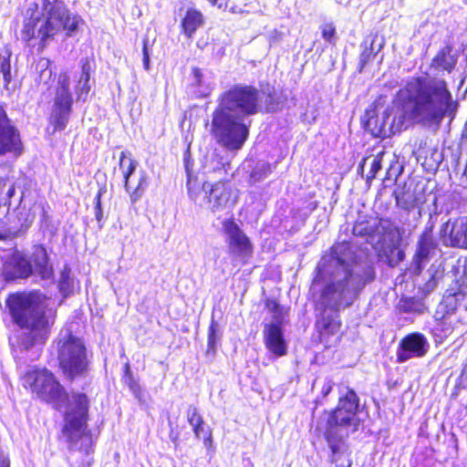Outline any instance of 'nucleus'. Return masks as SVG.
Masks as SVG:
<instances>
[{
    "label": "nucleus",
    "mask_w": 467,
    "mask_h": 467,
    "mask_svg": "<svg viewBox=\"0 0 467 467\" xmlns=\"http://www.w3.org/2000/svg\"><path fill=\"white\" fill-rule=\"evenodd\" d=\"M459 103L453 99L448 83L439 78L421 76L409 79L380 118L375 109H367L364 128L374 137H389L410 125L437 130L443 119L452 120Z\"/></svg>",
    "instance_id": "f257e3e1"
},
{
    "label": "nucleus",
    "mask_w": 467,
    "mask_h": 467,
    "mask_svg": "<svg viewBox=\"0 0 467 467\" xmlns=\"http://www.w3.org/2000/svg\"><path fill=\"white\" fill-rule=\"evenodd\" d=\"M314 285H321L318 307L334 313L350 307L375 280L373 264L358 256L348 242L335 244L317 266Z\"/></svg>",
    "instance_id": "f03ea898"
},
{
    "label": "nucleus",
    "mask_w": 467,
    "mask_h": 467,
    "mask_svg": "<svg viewBox=\"0 0 467 467\" xmlns=\"http://www.w3.org/2000/svg\"><path fill=\"white\" fill-rule=\"evenodd\" d=\"M24 386L29 387L39 399L51 403L57 410L67 402L64 415L62 436L70 451L85 455L93 452V438L88 429V399L86 394L73 393L69 400L65 389L47 369L27 371L23 377Z\"/></svg>",
    "instance_id": "7ed1b4c3"
},
{
    "label": "nucleus",
    "mask_w": 467,
    "mask_h": 467,
    "mask_svg": "<svg viewBox=\"0 0 467 467\" xmlns=\"http://www.w3.org/2000/svg\"><path fill=\"white\" fill-rule=\"evenodd\" d=\"M216 102L211 134L228 150H239L249 136L251 121L246 119L261 109V92L252 85L234 84L220 93Z\"/></svg>",
    "instance_id": "20e7f679"
},
{
    "label": "nucleus",
    "mask_w": 467,
    "mask_h": 467,
    "mask_svg": "<svg viewBox=\"0 0 467 467\" xmlns=\"http://www.w3.org/2000/svg\"><path fill=\"white\" fill-rule=\"evenodd\" d=\"M7 306L15 324L20 329L9 338L12 356L18 366L36 360L51 335L56 311L30 296H14Z\"/></svg>",
    "instance_id": "39448f33"
},
{
    "label": "nucleus",
    "mask_w": 467,
    "mask_h": 467,
    "mask_svg": "<svg viewBox=\"0 0 467 467\" xmlns=\"http://www.w3.org/2000/svg\"><path fill=\"white\" fill-rule=\"evenodd\" d=\"M26 16L22 39L27 42L38 39L41 49L62 30L67 36H72L82 22L81 17L71 14L60 0H35L28 6Z\"/></svg>",
    "instance_id": "423d86ee"
},
{
    "label": "nucleus",
    "mask_w": 467,
    "mask_h": 467,
    "mask_svg": "<svg viewBox=\"0 0 467 467\" xmlns=\"http://www.w3.org/2000/svg\"><path fill=\"white\" fill-rule=\"evenodd\" d=\"M53 346L64 377L68 380L84 378L89 371L87 348L83 340L64 327L60 330Z\"/></svg>",
    "instance_id": "0eeeda50"
},
{
    "label": "nucleus",
    "mask_w": 467,
    "mask_h": 467,
    "mask_svg": "<svg viewBox=\"0 0 467 467\" xmlns=\"http://www.w3.org/2000/svg\"><path fill=\"white\" fill-rule=\"evenodd\" d=\"M359 399L354 389L341 387L337 408L328 416L325 435L330 439L348 438L360 425Z\"/></svg>",
    "instance_id": "6e6552de"
},
{
    "label": "nucleus",
    "mask_w": 467,
    "mask_h": 467,
    "mask_svg": "<svg viewBox=\"0 0 467 467\" xmlns=\"http://www.w3.org/2000/svg\"><path fill=\"white\" fill-rule=\"evenodd\" d=\"M34 274L42 280L53 278L54 270L43 245H35L30 257L16 251L4 264L3 275L7 281L26 279Z\"/></svg>",
    "instance_id": "1a4fd4ad"
},
{
    "label": "nucleus",
    "mask_w": 467,
    "mask_h": 467,
    "mask_svg": "<svg viewBox=\"0 0 467 467\" xmlns=\"http://www.w3.org/2000/svg\"><path fill=\"white\" fill-rule=\"evenodd\" d=\"M73 96L70 91V78L67 72L60 73L52 106L49 125L52 133L64 130L72 112Z\"/></svg>",
    "instance_id": "9d476101"
},
{
    "label": "nucleus",
    "mask_w": 467,
    "mask_h": 467,
    "mask_svg": "<svg viewBox=\"0 0 467 467\" xmlns=\"http://www.w3.org/2000/svg\"><path fill=\"white\" fill-rule=\"evenodd\" d=\"M395 224L389 219L371 218L358 219L352 228L355 236H359L373 247L383 244L388 239L393 238L396 233Z\"/></svg>",
    "instance_id": "9b49d317"
},
{
    "label": "nucleus",
    "mask_w": 467,
    "mask_h": 467,
    "mask_svg": "<svg viewBox=\"0 0 467 467\" xmlns=\"http://www.w3.org/2000/svg\"><path fill=\"white\" fill-rule=\"evenodd\" d=\"M223 230L226 236L229 254L246 263L254 253V246L249 237L236 223L230 219L223 222Z\"/></svg>",
    "instance_id": "f8f14e48"
},
{
    "label": "nucleus",
    "mask_w": 467,
    "mask_h": 467,
    "mask_svg": "<svg viewBox=\"0 0 467 467\" xmlns=\"http://www.w3.org/2000/svg\"><path fill=\"white\" fill-rule=\"evenodd\" d=\"M439 234L444 246L467 250V216L449 218L441 225Z\"/></svg>",
    "instance_id": "ddd939ff"
},
{
    "label": "nucleus",
    "mask_w": 467,
    "mask_h": 467,
    "mask_svg": "<svg viewBox=\"0 0 467 467\" xmlns=\"http://www.w3.org/2000/svg\"><path fill=\"white\" fill-rule=\"evenodd\" d=\"M22 150L20 133L7 117L4 107L0 106V155L8 153L17 157Z\"/></svg>",
    "instance_id": "4468645a"
},
{
    "label": "nucleus",
    "mask_w": 467,
    "mask_h": 467,
    "mask_svg": "<svg viewBox=\"0 0 467 467\" xmlns=\"http://www.w3.org/2000/svg\"><path fill=\"white\" fill-rule=\"evenodd\" d=\"M202 190L205 192L208 208L213 212H220L231 207L234 201L231 199V190L224 183L218 182L213 185L203 183Z\"/></svg>",
    "instance_id": "2eb2a0df"
},
{
    "label": "nucleus",
    "mask_w": 467,
    "mask_h": 467,
    "mask_svg": "<svg viewBox=\"0 0 467 467\" xmlns=\"http://www.w3.org/2000/svg\"><path fill=\"white\" fill-rule=\"evenodd\" d=\"M440 252L437 241L431 235V229L420 234L417 243V250L413 257L414 272L420 274L423 266Z\"/></svg>",
    "instance_id": "dca6fc26"
},
{
    "label": "nucleus",
    "mask_w": 467,
    "mask_h": 467,
    "mask_svg": "<svg viewBox=\"0 0 467 467\" xmlns=\"http://www.w3.org/2000/svg\"><path fill=\"white\" fill-rule=\"evenodd\" d=\"M429 347V343L422 334H410L400 342L397 352L398 360L405 362L413 358L423 357L427 353Z\"/></svg>",
    "instance_id": "f3484780"
},
{
    "label": "nucleus",
    "mask_w": 467,
    "mask_h": 467,
    "mask_svg": "<svg viewBox=\"0 0 467 467\" xmlns=\"http://www.w3.org/2000/svg\"><path fill=\"white\" fill-rule=\"evenodd\" d=\"M263 333L265 347L271 353L276 357L286 354L287 345L284 338L282 327L276 324H265Z\"/></svg>",
    "instance_id": "a211bd4d"
},
{
    "label": "nucleus",
    "mask_w": 467,
    "mask_h": 467,
    "mask_svg": "<svg viewBox=\"0 0 467 467\" xmlns=\"http://www.w3.org/2000/svg\"><path fill=\"white\" fill-rule=\"evenodd\" d=\"M190 88L196 98L208 97L214 88L213 73L208 70L203 71L198 67H192Z\"/></svg>",
    "instance_id": "6ab92c4d"
},
{
    "label": "nucleus",
    "mask_w": 467,
    "mask_h": 467,
    "mask_svg": "<svg viewBox=\"0 0 467 467\" xmlns=\"http://www.w3.org/2000/svg\"><path fill=\"white\" fill-rule=\"evenodd\" d=\"M36 208L41 209L43 216L45 217L46 212L44 209V205L42 203L38 205L36 203H34L30 206H27L25 202V192L24 190H22L21 195L19 197V203L16 207V218L18 223L20 224V227L16 233H14V235L23 234L27 231V229L31 226L36 218Z\"/></svg>",
    "instance_id": "aec40b11"
},
{
    "label": "nucleus",
    "mask_w": 467,
    "mask_h": 467,
    "mask_svg": "<svg viewBox=\"0 0 467 467\" xmlns=\"http://www.w3.org/2000/svg\"><path fill=\"white\" fill-rule=\"evenodd\" d=\"M443 276L444 268L441 265L432 264L420 278L416 279V282L420 292L428 296L435 290Z\"/></svg>",
    "instance_id": "412c9836"
},
{
    "label": "nucleus",
    "mask_w": 467,
    "mask_h": 467,
    "mask_svg": "<svg viewBox=\"0 0 467 467\" xmlns=\"http://www.w3.org/2000/svg\"><path fill=\"white\" fill-rule=\"evenodd\" d=\"M325 437L331 451V462L335 463L336 467H350L351 462L346 445L348 438L330 439L327 435H325Z\"/></svg>",
    "instance_id": "4be33fe9"
},
{
    "label": "nucleus",
    "mask_w": 467,
    "mask_h": 467,
    "mask_svg": "<svg viewBox=\"0 0 467 467\" xmlns=\"http://www.w3.org/2000/svg\"><path fill=\"white\" fill-rule=\"evenodd\" d=\"M90 71L91 66L89 61L85 58L81 60V75L75 87V92L77 94V100L86 101L88 95L91 89L90 85Z\"/></svg>",
    "instance_id": "5701e85b"
},
{
    "label": "nucleus",
    "mask_w": 467,
    "mask_h": 467,
    "mask_svg": "<svg viewBox=\"0 0 467 467\" xmlns=\"http://www.w3.org/2000/svg\"><path fill=\"white\" fill-rule=\"evenodd\" d=\"M202 13L195 8H189L182 21V28L184 35L192 38L196 30L203 25Z\"/></svg>",
    "instance_id": "b1692460"
},
{
    "label": "nucleus",
    "mask_w": 467,
    "mask_h": 467,
    "mask_svg": "<svg viewBox=\"0 0 467 467\" xmlns=\"http://www.w3.org/2000/svg\"><path fill=\"white\" fill-rule=\"evenodd\" d=\"M452 51L453 48L451 46L441 48L432 59L431 66L438 69L446 70L449 73L451 72L457 62V57Z\"/></svg>",
    "instance_id": "393cba45"
},
{
    "label": "nucleus",
    "mask_w": 467,
    "mask_h": 467,
    "mask_svg": "<svg viewBox=\"0 0 467 467\" xmlns=\"http://www.w3.org/2000/svg\"><path fill=\"white\" fill-rule=\"evenodd\" d=\"M137 165L138 162L130 157V154L128 156L126 151H121L119 156V169L123 174L126 192H130V179L134 173Z\"/></svg>",
    "instance_id": "a878e982"
},
{
    "label": "nucleus",
    "mask_w": 467,
    "mask_h": 467,
    "mask_svg": "<svg viewBox=\"0 0 467 467\" xmlns=\"http://www.w3.org/2000/svg\"><path fill=\"white\" fill-rule=\"evenodd\" d=\"M398 307L400 312L407 314L420 315L425 312L427 306L425 303L415 297H403L399 301Z\"/></svg>",
    "instance_id": "bb28decb"
},
{
    "label": "nucleus",
    "mask_w": 467,
    "mask_h": 467,
    "mask_svg": "<svg viewBox=\"0 0 467 467\" xmlns=\"http://www.w3.org/2000/svg\"><path fill=\"white\" fill-rule=\"evenodd\" d=\"M26 177L21 176L17 179L15 178L12 182H7L6 188H8V190L5 193L3 201H1L0 216L1 215L6 216L9 213L10 206H11V199L14 197L16 188H18V189L21 188V181L24 182V181H26Z\"/></svg>",
    "instance_id": "cd10ccee"
},
{
    "label": "nucleus",
    "mask_w": 467,
    "mask_h": 467,
    "mask_svg": "<svg viewBox=\"0 0 467 467\" xmlns=\"http://www.w3.org/2000/svg\"><path fill=\"white\" fill-rule=\"evenodd\" d=\"M376 40H377V36H373V38L369 41V43H368V39H366L363 42V44H362L363 50H362V52L360 54V57H359L360 70H362V68L369 61H371L375 57L376 54L381 49L383 44L379 43L378 50L375 51L374 45H375Z\"/></svg>",
    "instance_id": "c85d7f7f"
},
{
    "label": "nucleus",
    "mask_w": 467,
    "mask_h": 467,
    "mask_svg": "<svg viewBox=\"0 0 467 467\" xmlns=\"http://www.w3.org/2000/svg\"><path fill=\"white\" fill-rule=\"evenodd\" d=\"M51 61L46 57H40L35 65L36 73V81L47 84L51 79L52 70L50 68Z\"/></svg>",
    "instance_id": "c756f323"
},
{
    "label": "nucleus",
    "mask_w": 467,
    "mask_h": 467,
    "mask_svg": "<svg viewBox=\"0 0 467 467\" xmlns=\"http://www.w3.org/2000/svg\"><path fill=\"white\" fill-rule=\"evenodd\" d=\"M148 187V175L145 171H140L139 180L135 188H132L130 185V192H127L130 194V202L135 203L138 202L142 195L144 194L146 189Z\"/></svg>",
    "instance_id": "7c9ffc66"
},
{
    "label": "nucleus",
    "mask_w": 467,
    "mask_h": 467,
    "mask_svg": "<svg viewBox=\"0 0 467 467\" xmlns=\"http://www.w3.org/2000/svg\"><path fill=\"white\" fill-rule=\"evenodd\" d=\"M397 206L403 210L410 211L415 206V197L404 188L393 192Z\"/></svg>",
    "instance_id": "2f4dec72"
},
{
    "label": "nucleus",
    "mask_w": 467,
    "mask_h": 467,
    "mask_svg": "<svg viewBox=\"0 0 467 467\" xmlns=\"http://www.w3.org/2000/svg\"><path fill=\"white\" fill-rule=\"evenodd\" d=\"M10 57L11 52L8 48H4L0 52V73L3 74L5 88L12 81Z\"/></svg>",
    "instance_id": "473e14b6"
},
{
    "label": "nucleus",
    "mask_w": 467,
    "mask_h": 467,
    "mask_svg": "<svg viewBox=\"0 0 467 467\" xmlns=\"http://www.w3.org/2000/svg\"><path fill=\"white\" fill-rule=\"evenodd\" d=\"M70 268L68 265H65L60 273L59 278V290L64 294L65 296H69L73 292L74 281L70 276Z\"/></svg>",
    "instance_id": "72a5a7b5"
},
{
    "label": "nucleus",
    "mask_w": 467,
    "mask_h": 467,
    "mask_svg": "<svg viewBox=\"0 0 467 467\" xmlns=\"http://www.w3.org/2000/svg\"><path fill=\"white\" fill-rule=\"evenodd\" d=\"M384 156V152L381 151L377 155H369L365 157L366 159H369L368 165L369 166V171L366 174L365 178L367 182L370 183L371 181L376 177L379 171L381 170V161Z\"/></svg>",
    "instance_id": "f704fd0d"
},
{
    "label": "nucleus",
    "mask_w": 467,
    "mask_h": 467,
    "mask_svg": "<svg viewBox=\"0 0 467 467\" xmlns=\"http://www.w3.org/2000/svg\"><path fill=\"white\" fill-rule=\"evenodd\" d=\"M221 339L218 324L213 319L208 331V352H215L217 343Z\"/></svg>",
    "instance_id": "c9c22d12"
},
{
    "label": "nucleus",
    "mask_w": 467,
    "mask_h": 467,
    "mask_svg": "<svg viewBox=\"0 0 467 467\" xmlns=\"http://www.w3.org/2000/svg\"><path fill=\"white\" fill-rule=\"evenodd\" d=\"M186 415L187 420L189 424L192 427V429L199 426L201 423L204 421L202 417L199 413L198 409L195 406H189L186 411Z\"/></svg>",
    "instance_id": "e433bc0d"
},
{
    "label": "nucleus",
    "mask_w": 467,
    "mask_h": 467,
    "mask_svg": "<svg viewBox=\"0 0 467 467\" xmlns=\"http://www.w3.org/2000/svg\"><path fill=\"white\" fill-rule=\"evenodd\" d=\"M288 308L285 306H281L280 309L273 312V322L271 324H276L278 327H282L284 324H285L286 317L288 315Z\"/></svg>",
    "instance_id": "4c0bfd02"
},
{
    "label": "nucleus",
    "mask_w": 467,
    "mask_h": 467,
    "mask_svg": "<svg viewBox=\"0 0 467 467\" xmlns=\"http://www.w3.org/2000/svg\"><path fill=\"white\" fill-rule=\"evenodd\" d=\"M105 192V190L99 189L96 197H95V217L98 223L103 218V212L101 207V196Z\"/></svg>",
    "instance_id": "58836bf2"
},
{
    "label": "nucleus",
    "mask_w": 467,
    "mask_h": 467,
    "mask_svg": "<svg viewBox=\"0 0 467 467\" xmlns=\"http://www.w3.org/2000/svg\"><path fill=\"white\" fill-rule=\"evenodd\" d=\"M321 30H322V37L326 41L331 42L332 38H333V36L335 35V32H336V28L333 26V24L329 23V24L323 25L321 26Z\"/></svg>",
    "instance_id": "ea45409f"
},
{
    "label": "nucleus",
    "mask_w": 467,
    "mask_h": 467,
    "mask_svg": "<svg viewBox=\"0 0 467 467\" xmlns=\"http://www.w3.org/2000/svg\"><path fill=\"white\" fill-rule=\"evenodd\" d=\"M318 325L325 330H328V332L333 333L336 329H337V323L332 319L327 320L325 317H322L320 321H318Z\"/></svg>",
    "instance_id": "a19ab883"
},
{
    "label": "nucleus",
    "mask_w": 467,
    "mask_h": 467,
    "mask_svg": "<svg viewBox=\"0 0 467 467\" xmlns=\"http://www.w3.org/2000/svg\"><path fill=\"white\" fill-rule=\"evenodd\" d=\"M147 43H148V40H144L143 41V48H142V54H143V67L145 68V70H149L150 69V52H149V49H148V47H147Z\"/></svg>",
    "instance_id": "79ce46f5"
},
{
    "label": "nucleus",
    "mask_w": 467,
    "mask_h": 467,
    "mask_svg": "<svg viewBox=\"0 0 467 467\" xmlns=\"http://www.w3.org/2000/svg\"><path fill=\"white\" fill-rule=\"evenodd\" d=\"M228 169H230V163L223 162L222 158L217 160L216 164L213 167V171L214 172H221V171L223 170L226 173Z\"/></svg>",
    "instance_id": "37998d69"
},
{
    "label": "nucleus",
    "mask_w": 467,
    "mask_h": 467,
    "mask_svg": "<svg viewBox=\"0 0 467 467\" xmlns=\"http://www.w3.org/2000/svg\"><path fill=\"white\" fill-rule=\"evenodd\" d=\"M209 426H206L204 421L201 423L199 426L192 429L193 433L197 439H202L205 435V431Z\"/></svg>",
    "instance_id": "c03bdc74"
},
{
    "label": "nucleus",
    "mask_w": 467,
    "mask_h": 467,
    "mask_svg": "<svg viewBox=\"0 0 467 467\" xmlns=\"http://www.w3.org/2000/svg\"><path fill=\"white\" fill-rule=\"evenodd\" d=\"M332 388H333V382L330 379H326L324 380V383H323V386H322V389H321V394L322 396L325 398L327 397L330 391L332 390Z\"/></svg>",
    "instance_id": "a18cd8bd"
},
{
    "label": "nucleus",
    "mask_w": 467,
    "mask_h": 467,
    "mask_svg": "<svg viewBox=\"0 0 467 467\" xmlns=\"http://www.w3.org/2000/svg\"><path fill=\"white\" fill-rule=\"evenodd\" d=\"M203 440V445L209 449L212 447L213 444V436H212V431L210 428H207L205 431V435L202 438Z\"/></svg>",
    "instance_id": "49530a36"
},
{
    "label": "nucleus",
    "mask_w": 467,
    "mask_h": 467,
    "mask_svg": "<svg viewBox=\"0 0 467 467\" xmlns=\"http://www.w3.org/2000/svg\"><path fill=\"white\" fill-rule=\"evenodd\" d=\"M267 309L270 312L276 311L277 309H280L282 306H280L275 300H270L268 299L265 303Z\"/></svg>",
    "instance_id": "de8ad7c7"
},
{
    "label": "nucleus",
    "mask_w": 467,
    "mask_h": 467,
    "mask_svg": "<svg viewBox=\"0 0 467 467\" xmlns=\"http://www.w3.org/2000/svg\"><path fill=\"white\" fill-rule=\"evenodd\" d=\"M281 35L282 34L278 30H273L270 34V44L278 42L281 39Z\"/></svg>",
    "instance_id": "09e8293b"
},
{
    "label": "nucleus",
    "mask_w": 467,
    "mask_h": 467,
    "mask_svg": "<svg viewBox=\"0 0 467 467\" xmlns=\"http://www.w3.org/2000/svg\"><path fill=\"white\" fill-rule=\"evenodd\" d=\"M369 159L363 158L358 167V173L364 177L365 167L368 165Z\"/></svg>",
    "instance_id": "8fccbe9b"
},
{
    "label": "nucleus",
    "mask_w": 467,
    "mask_h": 467,
    "mask_svg": "<svg viewBox=\"0 0 467 467\" xmlns=\"http://www.w3.org/2000/svg\"><path fill=\"white\" fill-rule=\"evenodd\" d=\"M0 467H10L8 457L0 451Z\"/></svg>",
    "instance_id": "3c124183"
},
{
    "label": "nucleus",
    "mask_w": 467,
    "mask_h": 467,
    "mask_svg": "<svg viewBox=\"0 0 467 467\" xmlns=\"http://www.w3.org/2000/svg\"><path fill=\"white\" fill-rule=\"evenodd\" d=\"M231 11H232L233 13H243V10H242V9L237 10L235 7H232V8H231Z\"/></svg>",
    "instance_id": "603ef678"
},
{
    "label": "nucleus",
    "mask_w": 467,
    "mask_h": 467,
    "mask_svg": "<svg viewBox=\"0 0 467 467\" xmlns=\"http://www.w3.org/2000/svg\"><path fill=\"white\" fill-rule=\"evenodd\" d=\"M188 189H189L190 196H191L192 198H193V193H192V188L189 186V187H188Z\"/></svg>",
    "instance_id": "864d4df0"
},
{
    "label": "nucleus",
    "mask_w": 467,
    "mask_h": 467,
    "mask_svg": "<svg viewBox=\"0 0 467 467\" xmlns=\"http://www.w3.org/2000/svg\"><path fill=\"white\" fill-rule=\"evenodd\" d=\"M208 1L214 5L217 0H208Z\"/></svg>",
    "instance_id": "5fc2aeb1"
},
{
    "label": "nucleus",
    "mask_w": 467,
    "mask_h": 467,
    "mask_svg": "<svg viewBox=\"0 0 467 467\" xmlns=\"http://www.w3.org/2000/svg\"><path fill=\"white\" fill-rule=\"evenodd\" d=\"M450 314V311H446L442 317H445L446 315Z\"/></svg>",
    "instance_id": "6e6d98bb"
}]
</instances>
